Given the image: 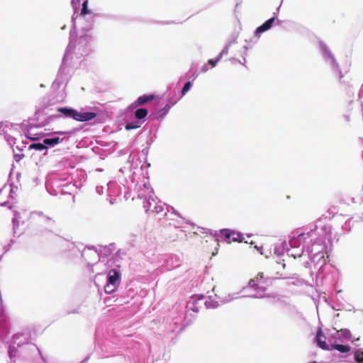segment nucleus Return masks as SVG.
I'll use <instances>...</instances> for the list:
<instances>
[{
  "mask_svg": "<svg viewBox=\"0 0 363 363\" xmlns=\"http://www.w3.org/2000/svg\"><path fill=\"white\" fill-rule=\"evenodd\" d=\"M323 230H324L327 233H330V226H329V227L325 226V227L323 228Z\"/></svg>",
  "mask_w": 363,
  "mask_h": 363,
  "instance_id": "obj_24",
  "label": "nucleus"
},
{
  "mask_svg": "<svg viewBox=\"0 0 363 363\" xmlns=\"http://www.w3.org/2000/svg\"><path fill=\"white\" fill-rule=\"evenodd\" d=\"M57 111L61 113H62L65 116L68 118H72L74 120L75 113L77 110L68 108V107H60L57 109Z\"/></svg>",
  "mask_w": 363,
  "mask_h": 363,
  "instance_id": "obj_7",
  "label": "nucleus"
},
{
  "mask_svg": "<svg viewBox=\"0 0 363 363\" xmlns=\"http://www.w3.org/2000/svg\"><path fill=\"white\" fill-rule=\"evenodd\" d=\"M140 125L137 124V123H128L125 125V128L127 130H133L139 128Z\"/></svg>",
  "mask_w": 363,
  "mask_h": 363,
  "instance_id": "obj_18",
  "label": "nucleus"
},
{
  "mask_svg": "<svg viewBox=\"0 0 363 363\" xmlns=\"http://www.w3.org/2000/svg\"><path fill=\"white\" fill-rule=\"evenodd\" d=\"M315 342L318 346L324 350H331V345L326 342V337L321 328H319L315 336Z\"/></svg>",
  "mask_w": 363,
  "mask_h": 363,
  "instance_id": "obj_4",
  "label": "nucleus"
},
{
  "mask_svg": "<svg viewBox=\"0 0 363 363\" xmlns=\"http://www.w3.org/2000/svg\"><path fill=\"white\" fill-rule=\"evenodd\" d=\"M148 111L146 108H138L135 112V116L138 119H143L147 116Z\"/></svg>",
  "mask_w": 363,
  "mask_h": 363,
  "instance_id": "obj_12",
  "label": "nucleus"
},
{
  "mask_svg": "<svg viewBox=\"0 0 363 363\" xmlns=\"http://www.w3.org/2000/svg\"><path fill=\"white\" fill-rule=\"evenodd\" d=\"M191 87V82H187L184 84V86H183V88L182 89V95L184 96L189 91V90L190 89Z\"/></svg>",
  "mask_w": 363,
  "mask_h": 363,
  "instance_id": "obj_17",
  "label": "nucleus"
},
{
  "mask_svg": "<svg viewBox=\"0 0 363 363\" xmlns=\"http://www.w3.org/2000/svg\"><path fill=\"white\" fill-rule=\"evenodd\" d=\"M337 333H340L342 337L349 340L352 337L350 331L348 329H340L337 330Z\"/></svg>",
  "mask_w": 363,
  "mask_h": 363,
  "instance_id": "obj_14",
  "label": "nucleus"
},
{
  "mask_svg": "<svg viewBox=\"0 0 363 363\" xmlns=\"http://www.w3.org/2000/svg\"><path fill=\"white\" fill-rule=\"evenodd\" d=\"M354 359L358 363H363V352L357 351L354 353Z\"/></svg>",
  "mask_w": 363,
  "mask_h": 363,
  "instance_id": "obj_16",
  "label": "nucleus"
},
{
  "mask_svg": "<svg viewBox=\"0 0 363 363\" xmlns=\"http://www.w3.org/2000/svg\"><path fill=\"white\" fill-rule=\"evenodd\" d=\"M155 98L154 95H143L140 96L135 102V106H141L146 103H148L153 100Z\"/></svg>",
  "mask_w": 363,
  "mask_h": 363,
  "instance_id": "obj_9",
  "label": "nucleus"
},
{
  "mask_svg": "<svg viewBox=\"0 0 363 363\" xmlns=\"http://www.w3.org/2000/svg\"><path fill=\"white\" fill-rule=\"evenodd\" d=\"M62 141V138H45L43 140L44 144L49 146H54L55 145L59 144Z\"/></svg>",
  "mask_w": 363,
  "mask_h": 363,
  "instance_id": "obj_11",
  "label": "nucleus"
},
{
  "mask_svg": "<svg viewBox=\"0 0 363 363\" xmlns=\"http://www.w3.org/2000/svg\"><path fill=\"white\" fill-rule=\"evenodd\" d=\"M220 234L228 243L241 241L242 239V235L240 233L229 229L220 230Z\"/></svg>",
  "mask_w": 363,
  "mask_h": 363,
  "instance_id": "obj_3",
  "label": "nucleus"
},
{
  "mask_svg": "<svg viewBox=\"0 0 363 363\" xmlns=\"http://www.w3.org/2000/svg\"><path fill=\"white\" fill-rule=\"evenodd\" d=\"M272 281V278L266 277L263 272H259L256 277L250 280L248 286L257 294H261L268 289Z\"/></svg>",
  "mask_w": 363,
  "mask_h": 363,
  "instance_id": "obj_1",
  "label": "nucleus"
},
{
  "mask_svg": "<svg viewBox=\"0 0 363 363\" xmlns=\"http://www.w3.org/2000/svg\"><path fill=\"white\" fill-rule=\"evenodd\" d=\"M275 20L274 17H272L267 20L266 22H264L262 26L258 27L257 28V33H263L267 30H269L271 27L272 23H274Z\"/></svg>",
  "mask_w": 363,
  "mask_h": 363,
  "instance_id": "obj_8",
  "label": "nucleus"
},
{
  "mask_svg": "<svg viewBox=\"0 0 363 363\" xmlns=\"http://www.w3.org/2000/svg\"><path fill=\"white\" fill-rule=\"evenodd\" d=\"M120 273L117 269L110 270L108 274V283L113 286H116L120 281Z\"/></svg>",
  "mask_w": 363,
  "mask_h": 363,
  "instance_id": "obj_6",
  "label": "nucleus"
},
{
  "mask_svg": "<svg viewBox=\"0 0 363 363\" xmlns=\"http://www.w3.org/2000/svg\"><path fill=\"white\" fill-rule=\"evenodd\" d=\"M47 147L43 143H33L30 145V149H35L37 150H43Z\"/></svg>",
  "mask_w": 363,
  "mask_h": 363,
  "instance_id": "obj_15",
  "label": "nucleus"
},
{
  "mask_svg": "<svg viewBox=\"0 0 363 363\" xmlns=\"http://www.w3.org/2000/svg\"><path fill=\"white\" fill-rule=\"evenodd\" d=\"M305 235H306V234H305V233H301V234H300V235H298L297 239H298L299 241H301V239H302Z\"/></svg>",
  "mask_w": 363,
  "mask_h": 363,
  "instance_id": "obj_25",
  "label": "nucleus"
},
{
  "mask_svg": "<svg viewBox=\"0 0 363 363\" xmlns=\"http://www.w3.org/2000/svg\"><path fill=\"white\" fill-rule=\"evenodd\" d=\"M88 0H85L82 4V8L80 13L82 16L91 13V11L88 9Z\"/></svg>",
  "mask_w": 363,
  "mask_h": 363,
  "instance_id": "obj_13",
  "label": "nucleus"
},
{
  "mask_svg": "<svg viewBox=\"0 0 363 363\" xmlns=\"http://www.w3.org/2000/svg\"><path fill=\"white\" fill-rule=\"evenodd\" d=\"M228 53V47H225L218 55V57H220V59L223 55H226Z\"/></svg>",
  "mask_w": 363,
  "mask_h": 363,
  "instance_id": "obj_22",
  "label": "nucleus"
},
{
  "mask_svg": "<svg viewBox=\"0 0 363 363\" xmlns=\"http://www.w3.org/2000/svg\"><path fill=\"white\" fill-rule=\"evenodd\" d=\"M81 0H71V4L74 10L78 9Z\"/></svg>",
  "mask_w": 363,
  "mask_h": 363,
  "instance_id": "obj_21",
  "label": "nucleus"
},
{
  "mask_svg": "<svg viewBox=\"0 0 363 363\" xmlns=\"http://www.w3.org/2000/svg\"><path fill=\"white\" fill-rule=\"evenodd\" d=\"M145 207L147 208V212L160 213L164 211L163 204L158 201L156 198H154L153 196H149Z\"/></svg>",
  "mask_w": 363,
  "mask_h": 363,
  "instance_id": "obj_2",
  "label": "nucleus"
},
{
  "mask_svg": "<svg viewBox=\"0 0 363 363\" xmlns=\"http://www.w3.org/2000/svg\"><path fill=\"white\" fill-rule=\"evenodd\" d=\"M220 60V57H218L216 60L210 59L208 60V63L213 67H216V64Z\"/></svg>",
  "mask_w": 363,
  "mask_h": 363,
  "instance_id": "obj_20",
  "label": "nucleus"
},
{
  "mask_svg": "<svg viewBox=\"0 0 363 363\" xmlns=\"http://www.w3.org/2000/svg\"><path fill=\"white\" fill-rule=\"evenodd\" d=\"M330 347H331V350H336L341 353L349 352L351 350V347L349 345H344L334 344V345H331Z\"/></svg>",
  "mask_w": 363,
  "mask_h": 363,
  "instance_id": "obj_10",
  "label": "nucleus"
},
{
  "mask_svg": "<svg viewBox=\"0 0 363 363\" xmlns=\"http://www.w3.org/2000/svg\"><path fill=\"white\" fill-rule=\"evenodd\" d=\"M23 157H24L23 155H15L16 161H17V162L20 161Z\"/></svg>",
  "mask_w": 363,
  "mask_h": 363,
  "instance_id": "obj_23",
  "label": "nucleus"
},
{
  "mask_svg": "<svg viewBox=\"0 0 363 363\" xmlns=\"http://www.w3.org/2000/svg\"><path fill=\"white\" fill-rule=\"evenodd\" d=\"M111 284L108 283L105 286V291L106 294H111L115 291L116 286H113V288H111Z\"/></svg>",
  "mask_w": 363,
  "mask_h": 363,
  "instance_id": "obj_19",
  "label": "nucleus"
},
{
  "mask_svg": "<svg viewBox=\"0 0 363 363\" xmlns=\"http://www.w3.org/2000/svg\"><path fill=\"white\" fill-rule=\"evenodd\" d=\"M96 116V114L94 112H84V113H80L79 111H76L75 113V121H80V122H84V121H89L94 118H95Z\"/></svg>",
  "mask_w": 363,
  "mask_h": 363,
  "instance_id": "obj_5",
  "label": "nucleus"
}]
</instances>
